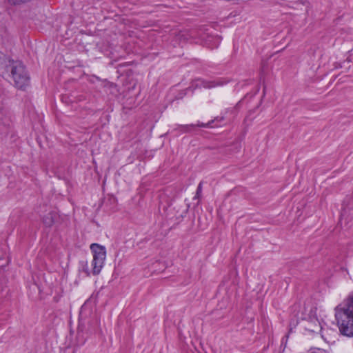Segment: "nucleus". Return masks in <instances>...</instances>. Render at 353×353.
<instances>
[{
  "label": "nucleus",
  "mask_w": 353,
  "mask_h": 353,
  "mask_svg": "<svg viewBox=\"0 0 353 353\" xmlns=\"http://www.w3.org/2000/svg\"><path fill=\"white\" fill-rule=\"evenodd\" d=\"M219 85L218 83L212 81V82H205L203 83V87L206 88H214L216 85Z\"/></svg>",
  "instance_id": "nucleus-8"
},
{
  "label": "nucleus",
  "mask_w": 353,
  "mask_h": 353,
  "mask_svg": "<svg viewBox=\"0 0 353 353\" xmlns=\"http://www.w3.org/2000/svg\"><path fill=\"white\" fill-rule=\"evenodd\" d=\"M209 125H210V123H203L198 122L196 125L192 124V125H182L181 128H183L182 130L183 132H188L190 130V128L194 126L205 128V127H208Z\"/></svg>",
  "instance_id": "nucleus-6"
},
{
  "label": "nucleus",
  "mask_w": 353,
  "mask_h": 353,
  "mask_svg": "<svg viewBox=\"0 0 353 353\" xmlns=\"http://www.w3.org/2000/svg\"><path fill=\"white\" fill-rule=\"evenodd\" d=\"M221 42L219 37H216L215 38L210 37L206 41V44L210 48H217Z\"/></svg>",
  "instance_id": "nucleus-5"
},
{
  "label": "nucleus",
  "mask_w": 353,
  "mask_h": 353,
  "mask_svg": "<svg viewBox=\"0 0 353 353\" xmlns=\"http://www.w3.org/2000/svg\"><path fill=\"white\" fill-rule=\"evenodd\" d=\"M0 74L10 79L17 88L24 89L29 84L30 77L24 65L21 61L10 59L2 52H0Z\"/></svg>",
  "instance_id": "nucleus-1"
},
{
  "label": "nucleus",
  "mask_w": 353,
  "mask_h": 353,
  "mask_svg": "<svg viewBox=\"0 0 353 353\" xmlns=\"http://www.w3.org/2000/svg\"><path fill=\"white\" fill-rule=\"evenodd\" d=\"M202 191V183H200L197 187V190H196V196H199L201 192Z\"/></svg>",
  "instance_id": "nucleus-9"
},
{
  "label": "nucleus",
  "mask_w": 353,
  "mask_h": 353,
  "mask_svg": "<svg viewBox=\"0 0 353 353\" xmlns=\"http://www.w3.org/2000/svg\"><path fill=\"white\" fill-rule=\"evenodd\" d=\"M30 1V0H8V3L10 6H19Z\"/></svg>",
  "instance_id": "nucleus-7"
},
{
  "label": "nucleus",
  "mask_w": 353,
  "mask_h": 353,
  "mask_svg": "<svg viewBox=\"0 0 353 353\" xmlns=\"http://www.w3.org/2000/svg\"><path fill=\"white\" fill-rule=\"evenodd\" d=\"M90 250L93 254V260L92 261V274L97 275L101 271L106 258L105 248L97 243H92L90 245Z\"/></svg>",
  "instance_id": "nucleus-3"
},
{
  "label": "nucleus",
  "mask_w": 353,
  "mask_h": 353,
  "mask_svg": "<svg viewBox=\"0 0 353 353\" xmlns=\"http://www.w3.org/2000/svg\"><path fill=\"white\" fill-rule=\"evenodd\" d=\"M335 319L341 334L353 336V294L348 296L343 305L334 309Z\"/></svg>",
  "instance_id": "nucleus-2"
},
{
  "label": "nucleus",
  "mask_w": 353,
  "mask_h": 353,
  "mask_svg": "<svg viewBox=\"0 0 353 353\" xmlns=\"http://www.w3.org/2000/svg\"><path fill=\"white\" fill-rule=\"evenodd\" d=\"M56 217V213L50 211L43 217V223L46 227L50 228L54 224Z\"/></svg>",
  "instance_id": "nucleus-4"
}]
</instances>
